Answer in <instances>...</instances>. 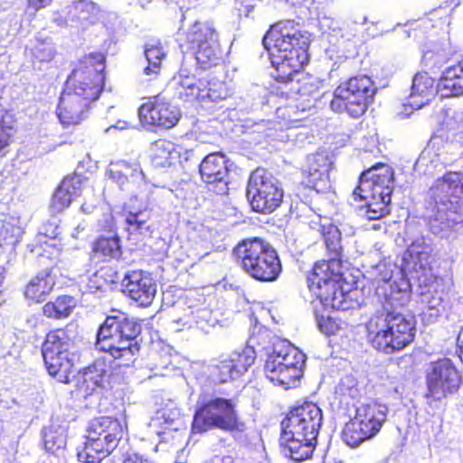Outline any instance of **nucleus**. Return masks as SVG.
Here are the masks:
<instances>
[{
    "instance_id": "f8f14e48",
    "label": "nucleus",
    "mask_w": 463,
    "mask_h": 463,
    "mask_svg": "<svg viewBox=\"0 0 463 463\" xmlns=\"http://www.w3.org/2000/svg\"><path fill=\"white\" fill-rule=\"evenodd\" d=\"M74 340L65 329L50 332L43 345L42 354L50 375L60 383H69L73 369Z\"/></svg>"
},
{
    "instance_id": "7ed1b4c3",
    "label": "nucleus",
    "mask_w": 463,
    "mask_h": 463,
    "mask_svg": "<svg viewBox=\"0 0 463 463\" xmlns=\"http://www.w3.org/2000/svg\"><path fill=\"white\" fill-rule=\"evenodd\" d=\"M321 409L313 402L293 408L281 421L280 445L283 454L296 462L310 458L322 426Z\"/></svg>"
},
{
    "instance_id": "4468645a",
    "label": "nucleus",
    "mask_w": 463,
    "mask_h": 463,
    "mask_svg": "<svg viewBox=\"0 0 463 463\" xmlns=\"http://www.w3.org/2000/svg\"><path fill=\"white\" fill-rule=\"evenodd\" d=\"M388 408L378 402L361 403L356 407L354 417L343 430V440L350 447L373 438L386 420Z\"/></svg>"
},
{
    "instance_id": "69168bd1",
    "label": "nucleus",
    "mask_w": 463,
    "mask_h": 463,
    "mask_svg": "<svg viewBox=\"0 0 463 463\" xmlns=\"http://www.w3.org/2000/svg\"><path fill=\"white\" fill-rule=\"evenodd\" d=\"M268 124L269 126V130L273 129V128L277 129L278 128L277 127H279V128H282L280 123H272V122L269 121Z\"/></svg>"
},
{
    "instance_id": "338daca9",
    "label": "nucleus",
    "mask_w": 463,
    "mask_h": 463,
    "mask_svg": "<svg viewBox=\"0 0 463 463\" xmlns=\"http://www.w3.org/2000/svg\"><path fill=\"white\" fill-rule=\"evenodd\" d=\"M5 279V269L0 266V285L3 283Z\"/></svg>"
},
{
    "instance_id": "3c124183",
    "label": "nucleus",
    "mask_w": 463,
    "mask_h": 463,
    "mask_svg": "<svg viewBox=\"0 0 463 463\" xmlns=\"http://www.w3.org/2000/svg\"><path fill=\"white\" fill-rule=\"evenodd\" d=\"M104 269H101L99 271L95 272L90 278V281L88 287L90 291L93 290H102L107 286V281L104 279Z\"/></svg>"
},
{
    "instance_id": "49530a36",
    "label": "nucleus",
    "mask_w": 463,
    "mask_h": 463,
    "mask_svg": "<svg viewBox=\"0 0 463 463\" xmlns=\"http://www.w3.org/2000/svg\"><path fill=\"white\" fill-rule=\"evenodd\" d=\"M148 214L145 211H139L137 213H129L125 219L126 223L128 226V230L132 232H139L143 233L144 231L148 230L146 224Z\"/></svg>"
},
{
    "instance_id": "e433bc0d",
    "label": "nucleus",
    "mask_w": 463,
    "mask_h": 463,
    "mask_svg": "<svg viewBox=\"0 0 463 463\" xmlns=\"http://www.w3.org/2000/svg\"><path fill=\"white\" fill-rule=\"evenodd\" d=\"M145 56L148 65L144 73L147 76H157L161 69V61L165 58V51L160 42L152 41L145 47Z\"/></svg>"
},
{
    "instance_id": "2eb2a0df",
    "label": "nucleus",
    "mask_w": 463,
    "mask_h": 463,
    "mask_svg": "<svg viewBox=\"0 0 463 463\" xmlns=\"http://www.w3.org/2000/svg\"><path fill=\"white\" fill-rule=\"evenodd\" d=\"M283 189L277 178L263 168H257L249 178L246 196L253 211L274 212L282 203Z\"/></svg>"
},
{
    "instance_id": "f257e3e1",
    "label": "nucleus",
    "mask_w": 463,
    "mask_h": 463,
    "mask_svg": "<svg viewBox=\"0 0 463 463\" xmlns=\"http://www.w3.org/2000/svg\"><path fill=\"white\" fill-rule=\"evenodd\" d=\"M274 69L271 76L280 82L290 84V90L300 96L316 95L317 88L301 72L308 62L309 35L303 33L292 20L281 21L270 27L263 38Z\"/></svg>"
},
{
    "instance_id": "f3484780",
    "label": "nucleus",
    "mask_w": 463,
    "mask_h": 463,
    "mask_svg": "<svg viewBox=\"0 0 463 463\" xmlns=\"http://www.w3.org/2000/svg\"><path fill=\"white\" fill-rule=\"evenodd\" d=\"M393 181L394 173L392 167L384 164H377L362 173L359 185L353 193L354 200L372 198L391 202Z\"/></svg>"
},
{
    "instance_id": "4be33fe9",
    "label": "nucleus",
    "mask_w": 463,
    "mask_h": 463,
    "mask_svg": "<svg viewBox=\"0 0 463 463\" xmlns=\"http://www.w3.org/2000/svg\"><path fill=\"white\" fill-rule=\"evenodd\" d=\"M124 292L140 307H148L156 294V283L142 270L128 272L122 280Z\"/></svg>"
},
{
    "instance_id": "2f4dec72",
    "label": "nucleus",
    "mask_w": 463,
    "mask_h": 463,
    "mask_svg": "<svg viewBox=\"0 0 463 463\" xmlns=\"http://www.w3.org/2000/svg\"><path fill=\"white\" fill-rule=\"evenodd\" d=\"M25 53L30 57L34 68L41 70L42 65L51 62L56 55V49L51 38L37 37L26 48Z\"/></svg>"
},
{
    "instance_id": "9d476101",
    "label": "nucleus",
    "mask_w": 463,
    "mask_h": 463,
    "mask_svg": "<svg viewBox=\"0 0 463 463\" xmlns=\"http://www.w3.org/2000/svg\"><path fill=\"white\" fill-rule=\"evenodd\" d=\"M211 429L225 431L244 430V424L239 420L232 400L213 395L199 397L192 430L194 432L202 433Z\"/></svg>"
},
{
    "instance_id": "412c9836",
    "label": "nucleus",
    "mask_w": 463,
    "mask_h": 463,
    "mask_svg": "<svg viewBox=\"0 0 463 463\" xmlns=\"http://www.w3.org/2000/svg\"><path fill=\"white\" fill-rule=\"evenodd\" d=\"M202 180L208 189L218 194L228 191V168L225 156L221 153L207 155L199 165Z\"/></svg>"
},
{
    "instance_id": "864d4df0",
    "label": "nucleus",
    "mask_w": 463,
    "mask_h": 463,
    "mask_svg": "<svg viewBox=\"0 0 463 463\" xmlns=\"http://www.w3.org/2000/svg\"><path fill=\"white\" fill-rule=\"evenodd\" d=\"M375 271L378 272L375 279L379 281L387 282L392 277V271L386 266L385 263H380L375 267Z\"/></svg>"
},
{
    "instance_id": "ea45409f",
    "label": "nucleus",
    "mask_w": 463,
    "mask_h": 463,
    "mask_svg": "<svg viewBox=\"0 0 463 463\" xmlns=\"http://www.w3.org/2000/svg\"><path fill=\"white\" fill-rule=\"evenodd\" d=\"M43 438L45 449L54 453L66 445V429L61 425L52 424L43 429Z\"/></svg>"
},
{
    "instance_id": "8fccbe9b",
    "label": "nucleus",
    "mask_w": 463,
    "mask_h": 463,
    "mask_svg": "<svg viewBox=\"0 0 463 463\" xmlns=\"http://www.w3.org/2000/svg\"><path fill=\"white\" fill-rule=\"evenodd\" d=\"M446 126L449 130L463 134V112L452 111L451 115L448 114Z\"/></svg>"
},
{
    "instance_id": "39448f33",
    "label": "nucleus",
    "mask_w": 463,
    "mask_h": 463,
    "mask_svg": "<svg viewBox=\"0 0 463 463\" xmlns=\"http://www.w3.org/2000/svg\"><path fill=\"white\" fill-rule=\"evenodd\" d=\"M113 313L100 325L95 345L109 354L117 366H129L140 349L136 339L141 333V325L125 313Z\"/></svg>"
},
{
    "instance_id": "0e129e2a",
    "label": "nucleus",
    "mask_w": 463,
    "mask_h": 463,
    "mask_svg": "<svg viewBox=\"0 0 463 463\" xmlns=\"http://www.w3.org/2000/svg\"><path fill=\"white\" fill-rule=\"evenodd\" d=\"M458 346L460 347L461 351L463 352V327L458 336Z\"/></svg>"
},
{
    "instance_id": "79ce46f5",
    "label": "nucleus",
    "mask_w": 463,
    "mask_h": 463,
    "mask_svg": "<svg viewBox=\"0 0 463 463\" xmlns=\"http://www.w3.org/2000/svg\"><path fill=\"white\" fill-rule=\"evenodd\" d=\"M93 252L96 256L115 259L120 255L119 240L113 236L110 238H99L93 245Z\"/></svg>"
},
{
    "instance_id": "bf43d9fd",
    "label": "nucleus",
    "mask_w": 463,
    "mask_h": 463,
    "mask_svg": "<svg viewBox=\"0 0 463 463\" xmlns=\"http://www.w3.org/2000/svg\"><path fill=\"white\" fill-rule=\"evenodd\" d=\"M10 227L11 225L9 223H5L2 219H0V246L2 245V241L6 240Z\"/></svg>"
},
{
    "instance_id": "cd10ccee",
    "label": "nucleus",
    "mask_w": 463,
    "mask_h": 463,
    "mask_svg": "<svg viewBox=\"0 0 463 463\" xmlns=\"http://www.w3.org/2000/svg\"><path fill=\"white\" fill-rule=\"evenodd\" d=\"M438 91L445 98L463 94V61L443 71L438 82Z\"/></svg>"
},
{
    "instance_id": "09e8293b",
    "label": "nucleus",
    "mask_w": 463,
    "mask_h": 463,
    "mask_svg": "<svg viewBox=\"0 0 463 463\" xmlns=\"http://www.w3.org/2000/svg\"><path fill=\"white\" fill-rule=\"evenodd\" d=\"M316 319L318 329L326 335H335L341 327L340 322L335 318L323 314L319 315L317 310H316Z\"/></svg>"
},
{
    "instance_id": "7c9ffc66",
    "label": "nucleus",
    "mask_w": 463,
    "mask_h": 463,
    "mask_svg": "<svg viewBox=\"0 0 463 463\" xmlns=\"http://www.w3.org/2000/svg\"><path fill=\"white\" fill-rule=\"evenodd\" d=\"M55 285V278L52 270L45 269L32 279L26 286L24 295L26 298L43 302L51 293Z\"/></svg>"
},
{
    "instance_id": "c85d7f7f",
    "label": "nucleus",
    "mask_w": 463,
    "mask_h": 463,
    "mask_svg": "<svg viewBox=\"0 0 463 463\" xmlns=\"http://www.w3.org/2000/svg\"><path fill=\"white\" fill-rule=\"evenodd\" d=\"M181 145L159 139L151 144L150 158L156 167H166L176 164V158L179 156Z\"/></svg>"
},
{
    "instance_id": "72a5a7b5",
    "label": "nucleus",
    "mask_w": 463,
    "mask_h": 463,
    "mask_svg": "<svg viewBox=\"0 0 463 463\" xmlns=\"http://www.w3.org/2000/svg\"><path fill=\"white\" fill-rule=\"evenodd\" d=\"M97 13L95 5L88 1H79L73 3L68 11V20L73 24L71 26L86 29L89 24L94 22Z\"/></svg>"
},
{
    "instance_id": "9b49d317",
    "label": "nucleus",
    "mask_w": 463,
    "mask_h": 463,
    "mask_svg": "<svg viewBox=\"0 0 463 463\" xmlns=\"http://www.w3.org/2000/svg\"><path fill=\"white\" fill-rule=\"evenodd\" d=\"M305 358L306 355L288 341H278L266 360V376L274 385L286 390L292 388L303 375Z\"/></svg>"
},
{
    "instance_id": "bb28decb",
    "label": "nucleus",
    "mask_w": 463,
    "mask_h": 463,
    "mask_svg": "<svg viewBox=\"0 0 463 463\" xmlns=\"http://www.w3.org/2000/svg\"><path fill=\"white\" fill-rule=\"evenodd\" d=\"M81 190L82 180L80 176L65 177L53 194L51 208L57 213L62 212L74 198L80 195Z\"/></svg>"
},
{
    "instance_id": "f704fd0d",
    "label": "nucleus",
    "mask_w": 463,
    "mask_h": 463,
    "mask_svg": "<svg viewBox=\"0 0 463 463\" xmlns=\"http://www.w3.org/2000/svg\"><path fill=\"white\" fill-rule=\"evenodd\" d=\"M109 177L120 186L124 185L129 178L134 181L144 180V174L138 166H132L126 162L112 163L108 170Z\"/></svg>"
},
{
    "instance_id": "13d9d810",
    "label": "nucleus",
    "mask_w": 463,
    "mask_h": 463,
    "mask_svg": "<svg viewBox=\"0 0 463 463\" xmlns=\"http://www.w3.org/2000/svg\"><path fill=\"white\" fill-rule=\"evenodd\" d=\"M52 0H28L29 6L35 10L46 7L52 3Z\"/></svg>"
},
{
    "instance_id": "c756f323",
    "label": "nucleus",
    "mask_w": 463,
    "mask_h": 463,
    "mask_svg": "<svg viewBox=\"0 0 463 463\" xmlns=\"http://www.w3.org/2000/svg\"><path fill=\"white\" fill-rule=\"evenodd\" d=\"M217 318L213 317L212 310L208 308L188 309L183 317L173 320V324L183 326L182 328L176 327V331L196 326L200 330L207 332L210 327L215 326Z\"/></svg>"
},
{
    "instance_id": "a18cd8bd",
    "label": "nucleus",
    "mask_w": 463,
    "mask_h": 463,
    "mask_svg": "<svg viewBox=\"0 0 463 463\" xmlns=\"http://www.w3.org/2000/svg\"><path fill=\"white\" fill-rule=\"evenodd\" d=\"M15 134V128L11 117L3 114L0 106V152L10 145L12 137Z\"/></svg>"
},
{
    "instance_id": "0eeeda50",
    "label": "nucleus",
    "mask_w": 463,
    "mask_h": 463,
    "mask_svg": "<svg viewBox=\"0 0 463 463\" xmlns=\"http://www.w3.org/2000/svg\"><path fill=\"white\" fill-rule=\"evenodd\" d=\"M340 276L339 260L333 258L328 261L317 262L307 278L310 291L325 309L345 311L354 306L350 292L345 291L339 285Z\"/></svg>"
},
{
    "instance_id": "4c0bfd02",
    "label": "nucleus",
    "mask_w": 463,
    "mask_h": 463,
    "mask_svg": "<svg viewBox=\"0 0 463 463\" xmlns=\"http://www.w3.org/2000/svg\"><path fill=\"white\" fill-rule=\"evenodd\" d=\"M107 374L104 362L97 360L93 364L84 369L82 373V383L86 392L91 393L104 383Z\"/></svg>"
},
{
    "instance_id": "b1692460",
    "label": "nucleus",
    "mask_w": 463,
    "mask_h": 463,
    "mask_svg": "<svg viewBox=\"0 0 463 463\" xmlns=\"http://www.w3.org/2000/svg\"><path fill=\"white\" fill-rule=\"evenodd\" d=\"M431 253V244L425 238L416 239L404 252L402 258L403 269L409 272H422L425 275L430 265Z\"/></svg>"
},
{
    "instance_id": "ddd939ff",
    "label": "nucleus",
    "mask_w": 463,
    "mask_h": 463,
    "mask_svg": "<svg viewBox=\"0 0 463 463\" xmlns=\"http://www.w3.org/2000/svg\"><path fill=\"white\" fill-rule=\"evenodd\" d=\"M376 90L373 81L365 75L351 78L335 90L330 107L335 112L345 111L357 118L367 110Z\"/></svg>"
},
{
    "instance_id": "393cba45",
    "label": "nucleus",
    "mask_w": 463,
    "mask_h": 463,
    "mask_svg": "<svg viewBox=\"0 0 463 463\" xmlns=\"http://www.w3.org/2000/svg\"><path fill=\"white\" fill-rule=\"evenodd\" d=\"M175 95L184 101L202 100L203 88L206 81L190 74L186 69H180L172 80Z\"/></svg>"
},
{
    "instance_id": "4d7b16f0",
    "label": "nucleus",
    "mask_w": 463,
    "mask_h": 463,
    "mask_svg": "<svg viewBox=\"0 0 463 463\" xmlns=\"http://www.w3.org/2000/svg\"><path fill=\"white\" fill-rule=\"evenodd\" d=\"M101 229L112 231L114 228V218L110 213H107L104 214V220L99 222Z\"/></svg>"
},
{
    "instance_id": "a878e982",
    "label": "nucleus",
    "mask_w": 463,
    "mask_h": 463,
    "mask_svg": "<svg viewBox=\"0 0 463 463\" xmlns=\"http://www.w3.org/2000/svg\"><path fill=\"white\" fill-rule=\"evenodd\" d=\"M438 92V85L435 87V80L427 72L417 73L412 80L410 106L419 109L428 104Z\"/></svg>"
},
{
    "instance_id": "774afa93",
    "label": "nucleus",
    "mask_w": 463,
    "mask_h": 463,
    "mask_svg": "<svg viewBox=\"0 0 463 463\" xmlns=\"http://www.w3.org/2000/svg\"><path fill=\"white\" fill-rule=\"evenodd\" d=\"M81 209L85 213H90V207L87 203H83L81 205Z\"/></svg>"
},
{
    "instance_id": "e2e57ef3",
    "label": "nucleus",
    "mask_w": 463,
    "mask_h": 463,
    "mask_svg": "<svg viewBox=\"0 0 463 463\" xmlns=\"http://www.w3.org/2000/svg\"><path fill=\"white\" fill-rule=\"evenodd\" d=\"M231 458L230 457H220L215 456L213 459V463H231Z\"/></svg>"
},
{
    "instance_id": "de8ad7c7",
    "label": "nucleus",
    "mask_w": 463,
    "mask_h": 463,
    "mask_svg": "<svg viewBox=\"0 0 463 463\" xmlns=\"http://www.w3.org/2000/svg\"><path fill=\"white\" fill-rule=\"evenodd\" d=\"M43 229V232H41L38 235V241L46 246L50 245L59 252L60 249L58 247L60 245V240L58 239V236L60 232H58V226L49 224L44 226Z\"/></svg>"
},
{
    "instance_id": "603ef678",
    "label": "nucleus",
    "mask_w": 463,
    "mask_h": 463,
    "mask_svg": "<svg viewBox=\"0 0 463 463\" xmlns=\"http://www.w3.org/2000/svg\"><path fill=\"white\" fill-rule=\"evenodd\" d=\"M122 463H153L148 458L135 451H128L123 455Z\"/></svg>"
},
{
    "instance_id": "37998d69",
    "label": "nucleus",
    "mask_w": 463,
    "mask_h": 463,
    "mask_svg": "<svg viewBox=\"0 0 463 463\" xmlns=\"http://www.w3.org/2000/svg\"><path fill=\"white\" fill-rule=\"evenodd\" d=\"M231 90L223 81L207 82L203 88L202 102L212 101L218 102L231 96Z\"/></svg>"
},
{
    "instance_id": "052dcab7",
    "label": "nucleus",
    "mask_w": 463,
    "mask_h": 463,
    "mask_svg": "<svg viewBox=\"0 0 463 463\" xmlns=\"http://www.w3.org/2000/svg\"><path fill=\"white\" fill-rule=\"evenodd\" d=\"M292 6L295 7H308L313 4L314 0H287Z\"/></svg>"
},
{
    "instance_id": "58836bf2",
    "label": "nucleus",
    "mask_w": 463,
    "mask_h": 463,
    "mask_svg": "<svg viewBox=\"0 0 463 463\" xmlns=\"http://www.w3.org/2000/svg\"><path fill=\"white\" fill-rule=\"evenodd\" d=\"M421 303L426 307L422 312V320L427 324H431L441 315L443 310L442 298L438 293H432L430 290L421 293Z\"/></svg>"
},
{
    "instance_id": "6e6d98bb",
    "label": "nucleus",
    "mask_w": 463,
    "mask_h": 463,
    "mask_svg": "<svg viewBox=\"0 0 463 463\" xmlns=\"http://www.w3.org/2000/svg\"><path fill=\"white\" fill-rule=\"evenodd\" d=\"M329 222H330L328 219L322 218L318 215L310 221L309 226L312 230L317 231L321 234L323 230L326 229V226H327Z\"/></svg>"
},
{
    "instance_id": "c9c22d12",
    "label": "nucleus",
    "mask_w": 463,
    "mask_h": 463,
    "mask_svg": "<svg viewBox=\"0 0 463 463\" xmlns=\"http://www.w3.org/2000/svg\"><path fill=\"white\" fill-rule=\"evenodd\" d=\"M179 417V409L173 402H170L156 412L149 422V427L159 435L164 430L171 427Z\"/></svg>"
},
{
    "instance_id": "dca6fc26",
    "label": "nucleus",
    "mask_w": 463,
    "mask_h": 463,
    "mask_svg": "<svg viewBox=\"0 0 463 463\" xmlns=\"http://www.w3.org/2000/svg\"><path fill=\"white\" fill-rule=\"evenodd\" d=\"M187 39L193 45L195 59L200 67L206 70L216 65L222 59L218 33L211 23H195Z\"/></svg>"
},
{
    "instance_id": "6e6552de",
    "label": "nucleus",
    "mask_w": 463,
    "mask_h": 463,
    "mask_svg": "<svg viewBox=\"0 0 463 463\" xmlns=\"http://www.w3.org/2000/svg\"><path fill=\"white\" fill-rule=\"evenodd\" d=\"M234 253L241 269L252 279L261 282L277 280L282 266L276 250L268 242L255 238L239 243Z\"/></svg>"
},
{
    "instance_id": "473e14b6",
    "label": "nucleus",
    "mask_w": 463,
    "mask_h": 463,
    "mask_svg": "<svg viewBox=\"0 0 463 463\" xmlns=\"http://www.w3.org/2000/svg\"><path fill=\"white\" fill-rule=\"evenodd\" d=\"M357 201H364L365 204L360 207L359 214L368 221H376L371 226L373 230H381L383 227L382 218L390 213V201L384 199L357 198Z\"/></svg>"
},
{
    "instance_id": "a19ab883",
    "label": "nucleus",
    "mask_w": 463,
    "mask_h": 463,
    "mask_svg": "<svg viewBox=\"0 0 463 463\" xmlns=\"http://www.w3.org/2000/svg\"><path fill=\"white\" fill-rule=\"evenodd\" d=\"M73 307V298L68 296H62L57 298L54 302L45 304L43 307V311L48 317L61 318L68 317Z\"/></svg>"
},
{
    "instance_id": "680f3d73",
    "label": "nucleus",
    "mask_w": 463,
    "mask_h": 463,
    "mask_svg": "<svg viewBox=\"0 0 463 463\" xmlns=\"http://www.w3.org/2000/svg\"><path fill=\"white\" fill-rule=\"evenodd\" d=\"M114 128H117V129H120V130H123V129H127L129 128V123L128 121H125V120H118L114 126H113Z\"/></svg>"
},
{
    "instance_id": "5fc2aeb1",
    "label": "nucleus",
    "mask_w": 463,
    "mask_h": 463,
    "mask_svg": "<svg viewBox=\"0 0 463 463\" xmlns=\"http://www.w3.org/2000/svg\"><path fill=\"white\" fill-rule=\"evenodd\" d=\"M181 150L182 151H180L179 156L176 158V163H179L180 165H184L189 161L194 160L195 154L193 149H187V148L184 147L183 146H181Z\"/></svg>"
},
{
    "instance_id": "a211bd4d",
    "label": "nucleus",
    "mask_w": 463,
    "mask_h": 463,
    "mask_svg": "<svg viewBox=\"0 0 463 463\" xmlns=\"http://www.w3.org/2000/svg\"><path fill=\"white\" fill-rule=\"evenodd\" d=\"M460 383L461 377L450 359L431 362L426 369L428 396L434 400H441L448 393L455 392Z\"/></svg>"
},
{
    "instance_id": "f03ea898",
    "label": "nucleus",
    "mask_w": 463,
    "mask_h": 463,
    "mask_svg": "<svg viewBox=\"0 0 463 463\" xmlns=\"http://www.w3.org/2000/svg\"><path fill=\"white\" fill-rule=\"evenodd\" d=\"M104 62L103 54L91 53L69 77L56 109L63 126L77 125L87 117L90 103L99 98L103 88Z\"/></svg>"
},
{
    "instance_id": "423d86ee",
    "label": "nucleus",
    "mask_w": 463,
    "mask_h": 463,
    "mask_svg": "<svg viewBox=\"0 0 463 463\" xmlns=\"http://www.w3.org/2000/svg\"><path fill=\"white\" fill-rule=\"evenodd\" d=\"M367 337L373 346L386 354L400 351L412 342L415 321L412 317L392 310L386 303L366 324Z\"/></svg>"
},
{
    "instance_id": "20e7f679",
    "label": "nucleus",
    "mask_w": 463,
    "mask_h": 463,
    "mask_svg": "<svg viewBox=\"0 0 463 463\" xmlns=\"http://www.w3.org/2000/svg\"><path fill=\"white\" fill-rule=\"evenodd\" d=\"M430 231L445 236L458 224H463V173L448 172L430 189Z\"/></svg>"
},
{
    "instance_id": "5701e85b",
    "label": "nucleus",
    "mask_w": 463,
    "mask_h": 463,
    "mask_svg": "<svg viewBox=\"0 0 463 463\" xmlns=\"http://www.w3.org/2000/svg\"><path fill=\"white\" fill-rule=\"evenodd\" d=\"M333 163L325 152L310 155L303 171L307 185L317 193H326L331 188L330 171Z\"/></svg>"
},
{
    "instance_id": "6ab92c4d",
    "label": "nucleus",
    "mask_w": 463,
    "mask_h": 463,
    "mask_svg": "<svg viewBox=\"0 0 463 463\" xmlns=\"http://www.w3.org/2000/svg\"><path fill=\"white\" fill-rule=\"evenodd\" d=\"M255 352L251 347L222 355L213 365V374L220 383H226L242 375L254 363Z\"/></svg>"
},
{
    "instance_id": "1a4fd4ad",
    "label": "nucleus",
    "mask_w": 463,
    "mask_h": 463,
    "mask_svg": "<svg viewBox=\"0 0 463 463\" xmlns=\"http://www.w3.org/2000/svg\"><path fill=\"white\" fill-rule=\"evenodd\" d=\"M126 430V424L112 417L92 420L86 430L84 449L78 452L79 460L85 463H99L118 447Z\"/></svg>"
},
{
    "instance_id": "aec40b11",
    "label": "nucleus",
    "mask_w": 463,
    "mask_h": 463,
    "mask_svg": "<svg viewBox=\"0 0 463 463\" xmlns=\"http://www.w3.org/2000/svg\"><path fill=\"white\" fill-rule=\"evenodd\" d=\"M138 117L144 125L171 128L180 120L181 112L177 107L156 98L139 108Z\"/></svg>"
},
{
    "instance_id": "c03bdc74",
    "label": "nucleus",
    "mask_w": 463,
    "mask_h": 463,
    "mask_svg": "<svg viewBox=\"0 0 463 463\" xmlns=\"http://www.w3.org/2000/svg\"><path fill=\"white\" fill-rule=\"evenodd\" d=\"M321 235L325 240V243L329 251L335 257L339 256L341 247V232L337 226L329 222L326 229L323 230Z\"/></svg>"
}]
</instances>
